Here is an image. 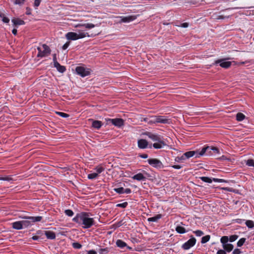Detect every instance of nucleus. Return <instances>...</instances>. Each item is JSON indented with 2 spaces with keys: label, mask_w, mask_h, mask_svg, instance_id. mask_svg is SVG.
<instances>
[{
  "label": "nucleus",
  "mask_w": 254,
  "mask_h": 254,
  "mask_svg": "<svg viewBox=\"0 0 254 254\" xmlns=\"http://www.w3.org/2000/svg\"><path fill=\"white\" fill-rule=\"evenodd\" d=\"M96 25L93 23H87L84 24H78L75 25V27L80 28L76 30V32H69L66 33L65 37L66 39L71 41H75L78 39L84 38L86 37H92L99 34V32L89 34L86 32V29H90L94 28Z\"/></svg>",
  "instance_id": "obj_1"
},
{
  "label": "nucleus",
  "mask_w": 254,
  "mask_h": 254,
  "mask_svg": "<svg viewBox=\"0 0 254 254\" xmlns=\"http://www.w3.org/2000/svg\"><path fill=\"white\" fill-rule=\"evenodd\" d=\"M91 215L90 213L81 212L77 213L72 221L82 226L84 229H89L94 224V218L90 217Z\"/></svg>",
  "instance_id": "obj_2"
},
{
  "label": "nucleus",
  "mask_w": 254,
  "mask_h": 254,
  "mask_svg": "<svg viewBox=\"0 0 254 254\" xmlns=\"http://www.w3.org/2000/svg\"><path fill=\"white\" fill-rule=\"evenodd\" d=\"M144 121L149 124H155L161 123L163 124H170L171 120L163 116H154L150 117V118H146Z\"/></svg>",
  "instance_id": "obj_3"
},
{
  "label": "nucleus",
  "mask_w": 254,
  "mask_h": 254,
  "mask_svg": "<svg viewBox=\"0 0 254 254\" xmlns=\"http://www.w3.org/2000/svg\"><path fill=\"white\" fill-rule=\"evenodd\" d=\"M38 54L37 57L38 58H45L48 57L51 52V50L46 44H42L41 47H38L37 48Z\"/></svg>",
  "instance_id": "obj_4"
},
{
  "label": "nucleus",
  "mask_w": 254,
  "mask_h": 254,
  "mask_svg": "<svg viewBox=\"0 0 254 254\" xmlns=\"http://www.w3.org/2000/svg\"><path fill=\"white\" fill-rule=\"evenodd\" d=\"M76 73L82 77L90 74L91 69L84 66H78L75 68Z\"/></svg>",
  "instance_id": "obj_5"
},
{
  "label": "nucleus",
  "mask_w": 254,
  "mask_h": 254,
  "mask_svg": "<svg viewBox=\"0 0 254 254\" xmlns=\"http://www.w3.org/2000/svg\"><path fill=\"white\" fill-rule=\"evenodd\" d=\"M107 124H112L114 126L120 128L124 125V120L121 118L106 119Z\"/></svg>",
  "instance_id": "obj_6"
},
{
  "label": "nucleus",
  "mask_w": 254,
  "mask_h": 254,
  "mask_svg": "<svg viewBox=\"0 0 254 254\" xmlns=\"http://www.w3.org/2000/svg\"><path fill=\"white\" fill-rule=\"evenodd\" d=\"M148 163L152 167L160 169L164 168V165L162 162L156 158H151L147 160Z\"/></svg>",
  "instance_id": "obj_7"
},
{
  "label": "nucleus",
  "mask_w": 254,
  "mask_h": 254,
  "mask_svg": "<svg viewBox=\"0 0 254 254\" xmlns=\"http://www.w3.org/2000/svg\"><path fill=\"white\" fill-rule=\"evenodd\" d=\"M230 59H231V58L217 60L214 62L213 65H217L219 64L221 67L228 68L231 65L232 63L229 61H226V60Z\"/></svg>",
  "instance_id": "obj_8"
},
{
  "label": "nucleus",
  "mask_w": 254,
  "mask_h": 254,
  "mask_svg": "<svg viewBox=\"0 0 254 254\" xmlns=\"http://www.w3.org/2000/svg\"><path fill=\"white\" fill-rule=\"evenodd\" d=\"M196 242V239L191 235L190 239L183 244L182 248L185 250H188L193 247L195 245Z\"/></svg>",
  "instance_id": "obj_9"
},
{
  "label": "nucleus",
  "mask_w": 254,
  "mask_h": 254,
  "mask_svg": "<svg viewBox=\"0 0 254 254\" xmlns=\"http://www.w3.org/2000/svg\"><path fill=\"white\" fill-rule=\"evenodd\" d=\"M138 16L137 15H127V16H119V18L120 19L119 22L120 23H129L135 20Z\"/></svg>",
  "instance_id": "obj_10"
},
{
  "label": "nucleus",
  "mask_w": 254,
  "mask_h": 254,
  "mask_svg": "<svg viewBox=\"0 0 254 254\" xmlns=\"http://www.w3.org/2000/svg\"><path fill=\"white\" fill-rule=\"evenodd\" d=\"M211 149H212V146H204L200 151H199V154H198V155L199 156V157L203 155L212 156V150Z\"/></svg>",
  "instance_id": "obj_11"
},
{
  "label": "nucleus",
  "mask_w": 254,
  "mask_h": 254,
  "mask_svg": "<svg viewBox=\"0 0 254 254\" xmlns=\"http://www.w3.org/2000/svg\"><path fill=\"white\" fill-rule=\"evenodd\" d=\"M145 134L148 137L153 141L157 142L161 139H163V136L155 133L151 132H146Z\"/></svg>",
  "instance_id": "obj_12"
},
{
  "label": "nucleus",
  "mask_w": 254,
  "mask_h": 254,
  "mask_svg": "<svg viewBox=\"0 0 254 254\" xmlns=\"http://www.w3.org/2000/svg\"><path fill=\"white\" fill-rule=\"evenodd\" d=\"M19 218L22 219H28L30 220L31 222L32 223V225L34 224V223L37 222H40L42 220L43 217L42 216H23L20 215L19 216Z\"/></svg>",
  "instance_id": "obj_13"
},
{
  "label": "nucleus",
  "mask_w": 254,
  "mask_h": 254,
  "mask_svg": "<svg viewBox=\"0 0 254 254\" xmlns=\"http://www.w3.org/2000/svg\"><path fill=\"white\" fill-rule=\"evenodd\" d=\"M199 154V151H190L185 152L183 154L185 158V160L188 159L193 156H195V158L199 157V156L198 155Z\"/></svg>",
  "instance_id": "obj_14"
},
{
  "label": "nucleus",
  "mask_w": 254,
  "mask_h": 254,
  "mask_svg": "<svg viewBox=\"0 0 254 254\" xmlns=\"http://www.w3.org/2000/svg\"><path fill=\"white\" fill-rule=\"evenodd\" d=\"M116 244L117 246L120 249H124L126 248L127 250H132V248H131L129 246H128L126 243H125L124 241H123L122 240L118 239L117 240L116 242Z\"/></svg>",
  "instance_id": "obj_15"
},
{
  "label": "nucleus",
  "mask_w": 254,
  "mask_h": 254,
  "mask_svg": "<svg viewBox=\"0 0 254 254\" xmlns=\"http://www.w3.org/2000/svg\"><path fill=\"white\" fill-rule=\"evenodd\" d=\"M166 145V143L163 141V139H161L155 143H154L152 145L153 147L155 149H161L164 148V147Z\"/></svg>",
  "instance_id": "obj_16"
},
{
  "label": "nucleus",
  "mask_w": 254,
  "mask_h": 254,
  "mask_svg": "<svg viewBox=\"0 0 254 254\" xmlns=\"http://www.w3.org/2000/svg\"><path fill=\"white\" fill-rule=\"evenodd\" d=\"M138 148L140 149H145L147 148L148 143L145 139H140L137 141Z\"/></svg>",
  "instance_id": "obj_17"
},
{
  "label": "nucleus",
  "mask_w": 254,
  "mask_h": 254,
  "mask_svg": "<svg viewBox=\"0 0 254 254\" xmlns=\"http://www.w3.org/2000/svg\"><path fill=\"white\" fill-rule=\"evenodd\" d=\"M11 226L13 229L17 230H19L23 229L21 221H17L12 222L11 223Z\"/></svg>",
  "instance_id": "obj_18"
},
{
  "label": "nucleus",
  "mask_w": 254,
  "mask_h": 254,
  "mask_svg": "<svg viewBox=\"0 0 254 254\" xmlns=\"http://www.w3.org/2000/svg\"><path fill=\"white\" fill-rule=\"evenodd\" d=\"M132 179L138 181H145L146 177L142 173H137L132 177Z\"/></svg>",
  "instance_id": "obj_19"
},
{
  "label": "nucleus",
  "mask_w": 254,
  "mask_h": 254,
  "mask_svg": "<svg viewBox=\"0 0 254 254\" xmlns=\"http://www.w3.org/2000/svg\"><path fill=\"white\" fill-rule=\"evenodd\" d=\"M92 121V127L96 129H99L101 127L103 124L101 121L98 120H91Z\"/></svg>",
  "instance_id": "obj_20"
},
{
  "label": "nucleus",
  "mask_w": 254,
  "mask_h": 254,
  "mask_svg": "<svg viewBox=\"0 0 254 254\" xmlns=\"http://www.w3.org/2000/svg\"><path fill=\"white\" fill-rule=\"evenodd\" d=\"M54 66L59 72L62 73H64L66 70L65 67L64 65H61L58 62H56V64H54Z\"/></svg>",
  "instance_id": "obj_21"
},
{
  "label": "nucleus",
  "mask_w": 254,
  "mask_h": 254,
  "mask_svg": "<svg viewBox=\"0 0 254 254\" xmlns=\"http://www.w3.org/2000/svg\"><path fill=\"white\" fill-rule=\"evenodd\" d=\"M44 234L48 239L54 240L56 238V234L53 231H44Z\"/></svg>",
  "instance_id": "obj_22"
},
{
  "label": "nucleus",
  "mask_w": 254,
  "mask_h": 254,
  "mask_svg": "<svg viewBox=\"0 0 254 254\" xmlns=\"http://www.w3.org/2000/svg\"><path fill=\"white\" fill-rule=\"evenodd\" d=\"M162 215L161 214H157L155 216L149 217L147 219L148 222H157L159 219L162 218Z\"/></svg>",
  "instance_id": "obj_23"
},
{
  "label": "nucleus",
  "mask_w": 254,
  "mask_h": 254,
  "mask_svg": "<svg viewBox=\"0 0 254 254\" xmlns=\"http://www.w3.org/2000/svg\"><path fill=\"white\" fill-rule=\"evenodd\" d=\"M24 220H21V223L22 224L23 228H28L32 226V223L30 221V219H24Z\"/></svg>",
  "instance_id": "obj_24"
},
{
  "label": "nucleus",
  "mask_w": 254,
  "mask_h": 254,
  "mask_svg": "<svg viewBox=\"0 0 254 254\" xmlns=\"http://www.w3.org/2000/svg\"><path fill=\"white\" fill-rule=\"evenodd\" d=\"M11 22L14 26L24 25L25 22L23 20L18 19L14 18L11 20Z\"/></svg>",
  "instance_id": "obj_25"
},
{
  "label": "nucleus",
  "mask_w": 254,
  "mask_h": 254,
  "mask_svg": "<svg viewBox=\"0 0 254 254\" xmlns=\"http://www.w3.org/2000/svg\"><path fill=\"white\" fill-rule=\"evenodd\" d=\"M246 118V116L242 113H238L236 115V119L238 122H242Z\"/></svg>",
  "instance_id": "obj_26"
},
{
  "label": "nucleus",
  "mask_w": 254,
  "mask_h": 254,
  "mask_svg": "<svg viewBox=\"0 0 254 254\" xmlns=\"http://www.w3.org/2000/svg\"><path fill=\"white\" fill-rule=\"evenodd\" d=\"M0 18L3 23H8L9 19L6 16L4 13L0 11Z\"/></svg>",
  "instance_id": "obj_27"
},
{
  "label": "nucleus",
  "mask_w": 254,
  "mask_h": 254,
  "mask_svg": "<svg viewBox=\"0 0 254 254\" xmlns=\"http://www.w3.org/2000/svg\"><path fill=\"white\" fill-rule=\"evenodd\" d=\"M176 231L178 233L181 234H185L187 232L184 227L180 225L177 226L176 227Z\"/></svg>",
  "instance_id": "obj_28"
},
{
  "label": "nucleus",
  "mask_w": 254,
  "mask_h": 254,
  "mask_svg": "<svg viewBox=\"0 0 254 254\" xmlns=\"http://www.w3.org/2000/svg\"><path fill=\"white\" fill-rule=\"evenodd\" d=\"M95 172L99 176L100 174L105 170V168L101 166H98L94 169Z\"/></svg>",
  "instance_id": "obj_29"
},
{
  "label": "nucleus",
  "mask_w": 254,
  "mask_h": 254,
  "mask_svg": "<svg viewBox=\"0 0 254 254\" xmlns=\"http://www.w3.org/2000/svg\"><path fill=\"white\" fill-rule=\"evenodd\" d=\"M234 247L231 244L228 243L225 246H223V248L227 252H230L232 251Z\"/></svg>",
  "instance_id": "obj_30"
},
{
  "label": "nucleus",
  "mask_w": 254,
  "mask_h": 254,
  "mask_svg": "<svg viewBox=\"0 0 254 254\" xmlns=\"http://www.w3.org/2000/svg\"><path fill=\"white\" fill-rule=\"evenodd\" d=\"M228 241H229V238L228 236H223L220 239V242L222 244V247H223V246H225L226 244H227Z\"/></svg>",
  "instance_id": "obj_31"
},
{
  "label": "nucleus",
  "mask_w": 254,
  "mask_h": 254,
  "mask_svg": "<svg viewBox=\"0 0 254 254\" xmlns=\"http://www.w3.org/2000/svg\"><path fill=\"white\" fill-rule=\"evenodd\" d=\"M98 175L95 172H91V173L88 174L87 178L89 180H94L97 178Z\"/></svg>",
  "instance_id": "obj_32"
},
{
  "label": "nucleus",
  "mask_w": 254,
  "mask_h": 254,
  "mask_svg": "<svg viewBox=\"0 0 254 254\" xmlns=\"http://www.w3.org/2000/svg\"><path fill=\"white\" fill-rule=\"evenodd\" d=\"M200 179L204 182L209 184L213 182V179H211V178L208 177H200Z\"/></svg>",
  "instance_id": "obj_33"
},
{
  "label": "nucleus",
  "mask_w": 254,
  "mask_h": 254,
  "mask_svg": "<svg viewBox=\"0 0 254 254\" xmlns=\"http://www.w3.org/2000/svg\"><path fill=\"white\" fill-rule=\"evenodd\" d=\"M245 224L250 229H253L254 227V222L252 220H246Z\"/></svg>",
  "instance_id": "obj_34"
},
{
  "label": "nucleus",
  "mask_w": 254,
  "mask_h": 254,
  "mask_svg": "<svg viewBox=\"0 0 254 254\" xmlns=\"http://www.w3.org/2000/svg\"><path fill=\"white\" fill-rule=\"evenodd\" d=\"M113 190L118 194H121L124 193V189L123 187L116 188Z\"/></svg>",
  "instance_id": "obj_35"
},
{
  "label": "nucleus",
  "mask_w": 254,
  "mask_h": 254,
  "mask_svg": "<svg viewBox=\"0 0 254 254\" xmlns=\"http://www.w3.org/2000/svg\"><path fill=\"white\" fill-rule=\"evenodd\" d=\"M211 149L212 150V156H216L217 154H220V150L217 147L212 146V149Z\"/></svg>",
  "instance_id": "obj_36"
},
{
  "label": "nucleus",
  "mask_w": 254,
  "mask_h": 254,
  "mask_svg": "<svg viewBox=\"0 0 254 254\" xmlns=\"http://www.w3.org/2000/svg\"><path fill=\"white\" fill-rule=\"evenodd\" d=\"M210 238V236L208 235L203 236L201 238V243L202 244H205L209 241Z\"/></svg>",
  "instance_id": "obj_37"
},
{
  "label": "nucleus",
  "mask_w": 254,
  "mask_h": 254,
  "mask_svg": "<svg viewBox=\"0 0 254 254\" xmlns=\"http://www.w3.org/2000/svg\"><path fill=\"white\" fill-rule=\"evenodd\" d=\"M175 161L176 162L180 163V162H183L184 160H185V158L184 156V155H182L181 156H177L175 158Z\"/></svg>",
  "instance_id": "obj_38"
},
{
  "label": "nucleus",
  "mask_w": 254,
  "mask_h": 254,
  "mask_svg": "<svg viewBox=\"0 0 254 254\" xmlns=\"http://www.w3.org/2000/svg\"><path fill=\"white\" fill-rule=\"evenodd\" d=\"M109 252V251L108 248H101L98 251L99 254H107Z\"/></svg>",
  "instance_id": "obj_39"
},
{
  "label": "nucleus",
  "mask_w": 254,
  "mask_h": 254,
  "mask_svg": "<svg viewBox=\"0 0 254 254\" xmlns=\"http://www.w3.org/2000/svg\"><path fill=\"white\" fill-rule=\"evenodd\" d=\"M246 164L249 167H254V160L252 159H249L246 161Z\"/></svg>",
  "instance_id": "obj_40"
},
{
  "label": "nucleus",
  "mask_w": 254,
  "mask_h": 254,
  "mask_svg": "<svg viewBox=\"0 0 254 254\" xmlns=\"http://www.w3.org/2000/svg\"><path fill=\"white\" fill-rule=\"evenodd\" d=\"M72 246L75 249H80L82 248V245L78 242L73 243Z\"/></svg>",
  "instance_id": "obj_41"
},
{
  "label": "nucleus",
  "mask_w": 254,
  "mask_h": 254,
  "mask_svg": "<svg viewBox=\"0 0 254 254\" xmlns=\"http://www.w3.org/2000/svg\"><path fill=\"white\" fill-rule=\"evenodd\" d=\"M246 238H241L237 242V246L240 247L242 246L246 241Z\"/></svg>",
  "instance_id": "obj_42"
},
{
  "label": "nucleus",
  "mask_w": 254,
  "mask_h": 254,
  "mask_svg": "<svg viewBox=\"0 0 254 254\" xmlns=\"http://www.w3.org/2000/svg\"><path fill=\"white\" fill-rule=\"evenodd\" d=\"M65 214L69 217H71L73 215L74 213L71 209H66L64 211Z\"/></svg>",
  "instance_id": "obj_43"
},
{
  "label": "nucleus",
  "mask_w": 254,
  "mask_h": 254,
  "mask_svg": "<svg viewBox=\"0 0 254 254\" xmlns=\"http://www.w3.org/2000/svg\"><path fill=\"white\" fill-rule=\"evenodd\" d=\"M128 205V203L127 202H124L123 203H118L116 205V206L117 207H121V208H125L127 207Z\"/></svg>",
  "instance_id": "obj_44"
},
{
  "label": "nucleus",
  "mask_w": 254,
  "mask_h": 254,
  "mask_svg": "<svg viewBox=\"0 0 254 254\" xmlns=\"http://www.w3.org/2000/svg\"><path fill=\"white\" fill-rule=\"evenodd\" d=\"M56 113H57V114H58L60 116H61V117H62L63 118H68V117H69V115L68 114H66V113H64V112H57Z\"/></svg>",
  "instance_id": "obj_45"
},
{
  "label": "nucleus",
  "mask_w": 254,
  "mask_h": 254,
  "mask_svg": "<svg viewBox=\"0 0 254 254\" xmlns=\"http://www.w3.org/2000/svg\"><path fill=\"white\" fill-rule=\"evenodd\" d=\"M213 181L215 183H227L228 181L224 179H218V178H213Z\"/></svg>",
  "instance_id": "obj_46"
},
{
  "label": "nucleus",
  "mask_w": 254,
  "mask_h": 254,
  "mask_svg": "<svg viewBox=\"0 0 254 254\" xmlns=\"http://www.w3.org/2000/svg\"><path fill=\"white\" fill-rule=\"evenodd\" d=\"M193 233L196 235L197 237H200L204 234L203 231L201 230H196L194 231Z\"/></svg>",
  "instance_id": "obj_47"
},
{
  "label": "nucleus",
  "mask_w": 254,
  "mask_h": 254,
  "mask_svg": "<svg viewBox=\"0 0 254 254\" xmlns=\"http://www.w3.org/2000/svg\"><path fill=\"white\" fill-rule=\"evenodd\" d=\"M42 0H35L34 2V7L35 9H37L40 5V3Z\"/></svg>",
  "instance_id": "obj_48"
},
{
  "label": "nucleus",
  "mask_w": 254,
  "mask_h": 254,
  "mask_svg": "<svg viewBox=\"0 0 254 254\" xmlns=\"http://www.w3.org/2000/svg\"><path fill=\"white\" fill-rule=\"evenodd\" d=\"M238 237L237 235H232L229 238V241H230V242H233L235 241L238 239Z\"/></svg>",
  "instance_id": "obj_49"
},
{
  "label": "nucleus",
  "mask_w": 254,
  "mask_h": 254,
  "mask_svg": "<svg viewBox=\"0 0 254 254\" xmlns=\"http://www.w3.org/2000/svg\"><path fill=\"white\" fill-rule=\"evenodd\" d=\"M12 178L10 177H0V181H11L12 180Z\"/></svg>",
  "instance_id": "obj_50"
},
{
  "label": "nucleus",
  "mask_w": 254,
  "mask_h": 254,
  "mask_svg": "<svg viewBox=\"0 0 254 254\" xmlns=\"http://www.w3.org/2000/svg\"><path fill=\"white\" fill-rule=\"evenodd\" d=\"M69 42H66L62 47V49L64 50H66L69 46Z\"/></svg>",
  "instance_id": "obj_51"
},
{
  "label": "nucleus",
  "mask_w": 254,
  "mask_h": 254,
  "mask_svg": "<svg viewBox=\"0 0 254 254\" xmlns=\"http://www.w3.org/2000/svg\"><path fill=\"white\" fill-rule=\"evenodd\" d=\"M171 167L175 169L178 170V169H180L181 168H182L183 167V166L180 165H174L171 166Z\"/></svg>",
  "instance_id": "obj_52"
},
{
  "label": "nucleus",
  "mask_w": 254,
  "mask_h": 254,
  "mask_svg": "<svg viewBox=\"0 0 254 254\" xmlns=\"http://www.w3.org/2000/svg\"><path fill=\"white\" fill-rule=\"evenodd\" d=\"M124 193L130 194L131 192V190L129 188L124 189Z\"/></svg>",
  "instance_id": "obj_53"
},
{
  "label": "nucleus",
  "mask_w": 254,
  "mask_h": 254,
  "mask_svg": "<svg viewBox=\"0 0 254 254\" xmlns=\"http://www.w3.org/2000/svg\"><path fill=\"white\" fill-rule=\"evenodd\" d=\"M226 251L224 249V250H219L217 252V254H226Z\"/></svg>",
  "instance_id": "obj_54"
},
{
  "label": "nucleus",
  "mask_w": 254,
  "mask_h": 254,
  "mask_svg": "<svg viewBox=\"0 0 254 254\" xmlns=\"http://www.w3.org/2000/svg\"><path fill=\"white\" fill-rule=\"evenodd\" d=\"M25 0H15V3L16 4H22L24 3Z\"/></svg>",
  "instance_id": "obj_55"
},
{
  "label": "nucleus",
  "mask_w": 254,
  "mask_h": 254,
  "mask_svg": "<svg viewBox=\"0 0 254 254\" xmlns=\"http://www.w3.org/2000/svg\"><path fill=\"white\" fill-rule=\"evenodd\" d=\"M189 26V23L187 22H184L181 23L180 25V27L183 28H187Z\"/></svg>",
  "instance_id": "obj_56"
},
{
  "label": "nucleus",
  "mask_w": 254,
  "mask_h": 254,
  "mask_svg": "<svg viewBox=\"0 0 254 254\" xmlns=\"http://www.w3.org/2000/svg\"><path fill=\"white\" fill-rule=\"evenodd\" d=\"M138 156L141 158L146 159L148 158V155L147 154H139Z\"/></svg>",
  "instance_id": "obj_57"
},
{
  "label": "nucleus",
  "mask_w": 254,
  "mask_h": 254,
  "mask_svg": "<svg viewBox=\"0 0 254 254\" xmlns=\"http://www.w3.org/2000/svg\"><path fill=\"white\" fill-rule=\"evenodd\" d=\"M241 253V252L240 250L239 249H236L233 252V254H240Z\"/></svg>",
  "instance_id": "obj_58"
},
{
  "label": "nucleus",
  "mask_w": 254,
  "mask_h": 254,
  "mask_svg": "<svg viewBox=\"0 0 254 254\" xmlns=\"http://www.w3.org/2000/svg\"><path fill=\"white\" fill-rule=\"evenodd\" d=\"M53 61L54 64H56V62H58L57 59V55L56 54H54L53 55Z\"/></svg>",
  "instance_id": "obj_59"
},
{
  "label": "nucleus",
  "mask_w": 254,
  "mask_h": 254,
  "mask_svg": "<svg viewBox=\"0 0 254 254\" xmlns=\"http://www.w3.org/2000/svg\"><path fill=\"white\" fill-rule=\"evenodd\" d=\"M226 18H229V16H224L222 15H219L217 17V19H224Z\"/></svg>",
  "instance_id": "obj_60"
},
{
  "label": "nucleus",
  "mask_w": 254,
  "mask_h": 254,
  "mask_svg": "<svg viewBox=\"0 0 254 254\" xmlns=\"http://www.w3.org/2000/svg\"><path fill=\"white\" fill-rule=\"evenodd\" d=\"M26 14L27 15H30L31 14V9L29 7H26Z\"/></svg>",
  "instance_id": "obj_61"
},
{
  "label": "nucleus",
  "mask_w": 254,
  "mask_h": 254,
  "mask_svg": "<svg viewBox=\"0 0 254 254\" xmlns=\"http://www.w3.org/2000/svg\"><path fill=\"white\" fill-rule=\"evenodd\" d=\"M87 254H97V252L93 250H89L87 252Z\"/></svg>",
  "instance_id": "obj_62"
},
{
  "label": "nucleus",
  "mask_w": 254,
  "mask_h": 254,
  "mask_svg": "<svg viewBox=\"0 0 254 254\" xmlns=\"http://www.w3.org/2000/svg\"><path fill=\"white\" fill-rule=\"evenodd\" d=\"M39 239H40V237L37 236H33L32 237V239L34 241H37V240H39Z\"/></svg>",
  "instance_id": "obj_63"
},
{
  "label": "nucleus",
  "mask_w": 254,
  "mask_h": 254,
  "mask_svg": "<svg viewBox=\"0 0 254 254\" xmlns=\"http://www.w3.org/2000/svg\"><path fill=\"white\" fill-rule=\"evenodd\" d=\"M244 221H245L244 219H237L236 220V222L239 224L242 223Z\"/></svg>",
  "instance_id": "obj_64"
}]
</instances>
